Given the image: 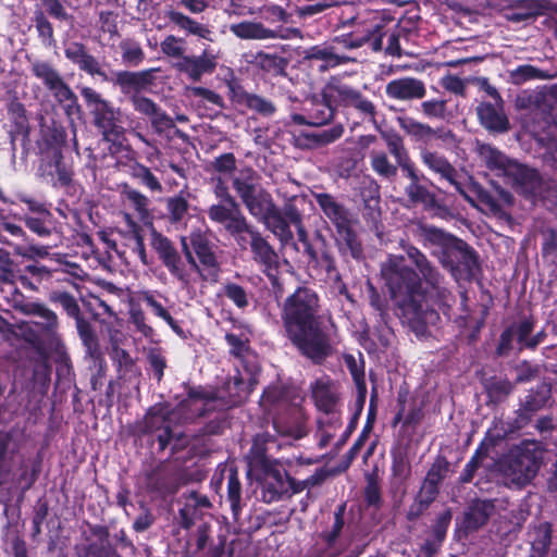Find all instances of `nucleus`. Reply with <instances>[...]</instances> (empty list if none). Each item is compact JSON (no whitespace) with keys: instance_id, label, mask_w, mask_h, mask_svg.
I'll return each instance as SVG.
<instances>
[{"instance_id":"1","label":"nucleus","mask_w":557,"mask_h":557,"mask_svg":"<svg viewBox=\"0 0 557 557\" xmlns=\"http://www.w3.org/2000/svg\"><path fill=\"white\" fill-rule=\"evenodd\" d=\"M400 248L416 269L404 263V256L391 255L382 264L381 275L401 323L418 339H425L431 336L429 326L441 320L429 301V289L442 305L449 306L453 295L445 286V276L422 250L404 240Z\"/></svg>"},{"instance_id":"2","label":"nucleus","mask_w":557,"mask_h":557,"mask_svg":"<svg viewBox=\"0 0 557 557\" xmlns=\"http://www.w3.org/2000/svg\"><path fill=\"white\" fill-rule=\"evenodd\" d=\"M318 293L298 286L281 307V320L288 341L298 352L313 364H322L332 354L331 336L320 314Z\"/></svg>"},{"instance_id":"3","label":"nucleus","mask_w":557,"mask_h":557,"mask_svg":"<svg viewBox=\"0 0 557 557\" xmlns=\"http://www.w3.org/2000/svg\"><path fill=\"white\" fill-rule=\"evenodd\" d=\"M413 236L438 259L443 268L451 272L462 271L473 275L480 269L478 251L466 240L444 228L419 221L416 223Z\"/></svg>"},{"instance_id":"4","label":"nucleus","mask_w":557,"mask_h":557,"mask_svg":"<svg viewBox=\"0 0 557 557\" xmlns=\"http://www.w3.org/2000/svg\"><path fill=\"white\" fill-rule=\"evenodd\" d=\"M64 54L79 71L91 77H99L101 82L111 83L119 87L124 96L140 95L147 90L154 81L156 69L143 71H115L111 75L107 73L103 64L89 52V49L82 42L72 41L65 49Z\"/></svg>"},{"instance_id":"5","label":"nucleus","mask_w":557,"mask_h":557,"mask_svg":"<svg viewBox=\"0 0 557 557\" xmlns=\"http://www.w3.org/2000/svg\"><path fill=\"white\" fill-rule=\"evenodd\" d=\"M312 197L334 226V242L339 253L360 260L363 257V246L356 231L357 216L332 194L312 191Z\"/></svg>"},{"instance_id":"6","label":"nucleus","mask_w":557,"mask_h":557,"mask_svg":"<svg viewBox=\"0 0 557 557\" xmlns=\"http://www.w3.org/2000/svg\"><path fill=\"white\" fill-rule=\"evenodd\" d=\"M28 315L30 320L21 321L16 327L25 342L30 344L40 355L57 350L61 344L58 330L59 320L54 311L40 304L37 312Z\"/></svg>"},{"instance_id":"7","label":"nucleus","mask_w":557,"mask_h":557,"mask_svg":"<svg viewBox=\"0 0 557 557\" xmlns=\"http://www.w3.org/2000/svg\"><path fill=\"white\" fill-rule=\"evenodd\" d=\"M544 451L535 442L522 443L511 449L500 463L508 483L518 487L529 484L537 474Z\"/></svg>"},{"instance_id":"8","label":"nucleus","mask_w":557,"mask_h":557,"mask_svg":"<svg viewBox=\"0 0 557 557\" xmlns=\"http://www.w3.org/2000/svg\"><path fill=\"white\" fill-rule=\"evenodd\" d=\"M89 113L92 116L94 126L101 133L106 140H116L124 135L123 115L120 108L102 97L100 92L89 86L79 88Z\"/></svg>"},{"instance_id":"9","label":"nucleus","mask_w":557,"mask_h":557,"mask_svg":"<svg viewBox=\"0 0 557 557\" xmlns=\"http://www.w3.org/2000/svg\"><path fill=\"white\" fill-rule=\"evenodd\" d=\"M505 176L517 194L532 202L548 199L555 193L550 188V183L545 181L536 169L517 161L509 165Z\"/></svg>"},{"instance_id":"10","label":"nucleus","mask_w":557,"mask_h":557,"mask_svg":"<svg viewBox=\"0 0 557 557\" xmlns=\"http://www.w3.org/2000/svg\"><path fill=\"white\" fill-rule=\"evenodd\" d=\"M325 97L338 108L352 109L364 122H376V107L359 89L342 82H330L326 84Z\"/></svg>"},{"instance_id":"11","label":"nucleus","mask_w":557,"mask_h":557,"mask_svg":"<svg viewBox=\"0 0 557 557\" xmlns=\"http://www.w3.org/2000/svg\"><path fill=\"white\" fill-rule=\"evenodd\" d=\"M207 213L210 221L221 225L228 235L248 233L253 227L237 201L227 205H212Z\"/></svg>"},{"instance_id":"12","label":"nucleus","mask_w":557,"mask_h":557,"mask_svg":"<svg viewBox=\"0 0 557 557\" xmlns=\"http://www.w3.org/2000/svg\"><path fill=\"white\" fill-rule=\"evenodd\" d=\"M190 246L205 270L206 278L216 282L221 272L219 247L201 231L190 233Z\"/></svg>"},{"instance_id":"13","label":"nucleus","mask_w":557,"mask_h":557,"mask_svg":"<svg viewBox=\"0 0 557 557\" xmlns=\"http://www.w3.org/2000/svg\"><path fill=\"white\" fill-rule=\"evenodd\" d=\"M230 30L242 40L288 39L292 37V34H299V30L296 28L283 26L269 28L263 23L256 21H243L231 24Z\"/></svg>"},{"instance_id":"14","label":"nucleus","mask_w":557,"mask_h":557,"mask_svg":"<svg viewBox=\"0 0 557 557\" xmlns=\"http://www.w3.org/2000/svg\"><path fill=\"white\" fill-rule=\"evenodd\" d=\"M420 160L422 164L425 168H428L432 173L438 175L441 180H445L450 185H453L456 191L460 196H462L463 199L473 203L472 199L465 190L462 184L457 180L459 176L458 171L445 156L441 154L437 151H432L430 149L423 148L420 151Z\"/></svg>"},{"instance_id":"15","label":"nucleus","mask_w":557,"mask_h":557,"mask_svg":"<svg viewBox=\"0 0 557 557\" xmlns=\"http://www.w3.org/2000/svg\"><path fill=\"white\" fill-rule=\"evenodd\" d=\"M403 174L409 180L405 187V194L411 203L422 205L425 210L444 209L438 203L436 195L422 184L425 176L420 173L416 164L404 170Z\"/></svg>"},{"instance_id":"16","label":"nucleus","mask_w":557,"mask_h":557,"mask_svg":"<svg viewBox=\"0 0 557 557\" xmlns=\"http://www.w3.org/2000/svg\"><path fill=\"white\" fill-rule=\"evenodd\" d=\"M263 497L268 503L277 500L293 484L284 467L276 460H262Z\"/></svg>"},{"instance_id":"17","label":"nucleus","mask_w":557,"mask_h":557,"mask_svg":"<svg viewBox=\"0 0 557 557\" xmlns=\"http://www.w3.org/2000/svg\"><path fill=\"white\" fill-rule=\"evenodd\" d=\"M385 95L388 99L401 102L422 100L426 96V85L418 77L403 76L386 84Z\"/></svg>"},{"instance_id":"18","label":"nucleus","mask_w":557,"mask_h":557,"mask_svg":"<svg viewBox=\"0 0 557 557\" xmlns=\"http://www.w3.org/2000/svg\"><path fill=\"white\" fill-rule=\"evenodd\" d=\"M5 108L10 121V131L8 132L10 145L15 150L18 138L22 137L24 141L29 139V119L24 103L20 101L15 91L7 102Z\"/></svg>"},{"instance_id":"19","label":"nucleus","mask_w":557,"mask_h":557,"mask_svg":"<svg viewBox=\"0 0 557 557\" xmlns=\"http://www.w3.org/2000/svg\"><path fill=\"white\" fill-rule=\"evenodd\" d=\"M39 171L42 176L50 177L53 186L67 187L73 181V170L64 161L61 149H53L42 159Z\"/></svg>"},{"instance_id":"20","label":"nucleus","mask_w":557,"mask_h":557,"mask_svg":"<svg viewBox=\"0 0 557 557\" xmlns=\"http://www.w3.org/2000/svg\"><path fill=\"white\" fill-rule=\"evenodd\" d=\"M232 100L261 117H272L277 108L275 103L259 94L247 91L243 86H231Z\"/></svg>"},{"instance_id":"21","label":"nucleus","mask_w":557,"mask_h":557,"mask_svg":"<svg viewBox=\"0 0 557 557\" xmlns=\"http://www.w3.org/2000/svg\"><path fill=\"white\" fill-rule=\"evenodd\" d=\"M480 124L490 133H507L511 125L504 110V102L491 103L483 101L476 107Z\"/></svg>"},{"instance_id":"22","label":"nucleus","mask_w":557,"mask_h":557,"mask_svg":"<svg viewBox=\"0 0 557 557\" xmlns=\"http://www.w3.org/2000/svg\"><path fill=\"white\" fill-rule=\"evenodd\" d=\"M216 66V55L209 49H205L199 55H185L176 64L177 70L194 82H199L206 74H212Z\"/></svg>"},{"instance_id":"23","label":"nucleus","mask_w":557,"mask_h":557,"mask_svg":"<svg viewBox=\"0 0 557 557\" xmlns=\"http://www.w3.org/2000/svg\"><path fill=\"white\" fill-rule=\"evenodd\" d=\"M76 322V329L77 333L79 335V338L82 339V343L86 349V355L89 356L92 360V363L95 367H98V373L92 374L90 379V383H98V379H101L102 374V364L104 362L102 358V352L99 346L98 337L95 332V329L92 327L91 323L83 318H78V320H75Z\"/></svg>"},{"instance_id":"24","label":"nucleus","mask_w":557,"mask_h":557,"mask_svg":"<svg viewBox=\"0 0 557 557\" xmlns=\"http://www.w3.org/2000/svg\"><path fill=\"white\" fill-rule=\"evenodd\" d=\"M164 17L173 27L185 33L186 36H196L201 39L212 40V30L206 24H202L185 13L170 7L164 12Z\"/></svg>"},{"instance_id":"25","label":"nucleus","mask_w":557,"mask_h":557,"mask_svg":"<svg viewBox=\"0 0 557 557\" xmlns=\"http://www.w3.org/2000/svg\"><path fill=\"white\" fill-rule=\"evenodd\" d=\"M264 225L278 238L282 245H287L294 239L290 230L289 218L286 215V203L283 209L276 205L260 219Z\"/></svg>"},{"instance_id":"26","label":"nucleus","mask_w":557,"mask_h":557,"mask_svg":"<svg viewBox=\"0 0 557 557\" xmlns=\"http://www.w3.org/2000/svg\"><path fill=\"white\" fill-rule=\"evenodd\" d=\"M168 414L169 411L166 409L154 407L145 418V432L158 433L157 437L161 449H164L174 436L170 428Z\"/></svg>"},{"instance_id":"27","label":"nucleus","mask_w":557,"mask_h":557,"mask_svg":"<svg viewBox=\"0 0 557 557\" xmlns=\"http://www.w3.org/2000/svg\"><path fill=\"white\" fill-rule=\"evenodd\" d=\"M250 237V249L253 260L263 265L265 270H273L277 267V253L261 233L253 226L248 232Z\"/></svg>"},{"instance_id":"28","label":"nucleus","mask_w":557,"mask_h":557,"mask_svg":"<svg viewBox=\"0 0 557 557\" xmlns=\"http://www.w3.org/2000/svg\"><path fill=\"white\" fill-rule=\"evenodd\" d=\"M306 59L313 61H321L319 65L320 71L336 67L342 64H347L351 59L345 54H339L334 45H315L307 50Z\"/></svg>"},{"instance_id":"29","label":"nucleus","mask_w":557,"mask_h":557,"mask_svg":"<svg viewBox=\"0 0 557 557\" xmlns=\"http://www.w3.org/2000/svg\"><path fill=\"white\" fill-rule=\"evenodd\" d=\"M494 505L488 500L474 502L463 515L460 528L470 533L482 528L491 517Z\"/></svg>"},{"instance_id":"30","label":"nucleus","mask_w":557,"mask_h":557,"mask_svg":"<svg viewBox=\"0 0 557 557\" xmlns=\"http://www.w3.org/2000/svg\"><path fill=\"white\" fill-rule=\"evenodd\" d=\"M18 220L39 238H50L53 234H58V222L51 211L36 215H20Z\"/></svg>"},{"instance_id":"31","label":"nucleus","mask_w":557,"mask_h":557,"mask_svg":"<svg viewBox=\"0 0 557 557\" xmlns=\"http://www.w3.org/2000/svg\"><path fill=\"white\" fill-rule=\"evenodd\" d=\"M251 64L263 74L277 77L286 74L288 60L276 53L259 51L253 55Z\"/></svg>"},{"instance_id":"32","label":"nucleus","mask_w":557,"mask_h":557,"mask_svg":"<svg viewBox=\"0 0 557 557\" xmlns=\"http://www.w3.org/2000/svg\"><path fill=\"white\" fill-rule=\"evenodd\" d=\"M325 91L326 85L321 90V99L313 98L307 109L312 126H322L330 123L338 109L337 104L326 99Z\"/></svg>"},{"instance_id":"33","label":"nucleus","mask_w":557,"mask_h":557,"mask_svg":"<svg viewBox=\"0 0 557 557\" xmlns=\"http://www.w3.org/2000/svg\"><path fill=\"white\" fill-rule=\"evenodd\" d=\"M311 245L317 252V261H309L314 267L323 269L329 275L336 272V261L331 251L326 237L317 230L311 238Z\"/></svg>"},{"instance_id":"34","label":"nucleus","mask_w":557,"mask_h":557,"mask_svg":"<svg viewBox=\"0 0 557 557\" xmlns=\"http://www.w3.org/2000/svg\"><path fill=\"white\" fill-rule=\"evenodd\" d=\"M399 127L417 141L428 143L434 138H441L443 128H433L426 123L419 122L412 117L404 116L397 119Z\"/></svg>"},{"instance_id":"35","label":"nucleus","mask_w":557,"mask_h":557,"mask_svg":"<svg viewBox=\"0 0 557 557\" xmlns=\"http://www.w3.org/2000/svg\"><path fill=\"white\" fill-rule=\"evenodd\" d=\"M260 176L256 170L248 166L242 169L239 174L232 180V186L240 198L242 202L250 195L255 194L262 185L259 183Z\"/></svg>"},{"instance_id":"36","label":"nucleus","mask_w":557,"mask_h":557,"mask_svg":"<svg viewBox=\"0 0 557 557\" xmlns=\"http://www.w3.org/2000/svg\"><path fill=\"white\" fill-rule=\"evenodd\" d=\"M286 215L289 218V222H292L297 230L298 242L302 245L304 252L308 257V260L317 261V252L312 248L311 238L304 226L302 214L295 203H286Z\"/></svg>"},{"instance_id":"37","label":"nucleus","mask_w":557,"mask_h":557,"mask_svg":"<svg viewBox=\"0 0 557 557\" xmlns=\"http://www.w3.org/2000/svg\"><path fill=\"white\" fill-rule=\"evenodd\" d=\"M381 135L388 152L395 158L401 171L414 164L405 147L404 138L397 132H383Z\"/></svg>"},{"instance_id":"38","label":"nucleus","mask_w":557,"mask_h":557,"mask_svg":"<svg viewBox=\"0 0 557 557\" xmlns=\"http://www.w3.org/2000/svg\"><path fill=\"white\" fill-rule=\"evenodd\" d=\"M385 35V26L376 24L372 28H368L362 36L351 35L348 40L344 39L342 42L347 48H359L368 44L373 51H380L383 47V37Z\"/></svg>"},{"instance_id":"39","label":"nucleus","mask_w":557,"mask_h":557,"mask_svg":"<svg viewBox=\"0 0 557 557\" xmlns=\"http://www.w3.org/2000/svg\"><path fill=\"white\" fill-rule=\"evenodd\" d=\"M51 270L38 261L28 263L24 267L23 274L20 275L21 284L25 288L37 290L38 284L51 282Z\"/></svg>"},{"instance_id":"40","label":"nucleus","mask_w":557,"mask_h":557,"mask_svg":"<svg viewBox=\"0 0 557 557\" xmlns=\"http://www.w3.org/2000/svg\"><path fill=\"white\" fill-rule=\"evenodd\" d=\"M243 205L252 216L260 220L275 206V202L272 195L261 186L255 194L244 200Z\"/></svg>"},{"instance_id":"41","label":"nucleus","mask_w":557,"mask_h":557,"mask_svg":"<svg viewBox=\"0 0 557 557\" xmlns=\"http://www.w3.org/2000/svg\"><path fill=\"white\" fill-rule=\"evenodd\" d=\"M114 360L117 367L119 380L124 383L132 382L140 377L141 373L135 359L124 348H114Z\"/></svg>"},{"instance_id":"42","label":"nucleus","mask_w":557,"mask_h":557,"mask_svg":"<svg viewBox=\"0 0 557 557\" xmlns=\"http://www.w3.org/2000/svg\"><path fill=\"white\" fill-rule=\"evenodd\" d=\"M479 154L490 170H502L505 175L508 173L509 165L516 162L490 144L480 145Z\"/></svg>"},{"instance_id":"43","label":"nucleus","mask_w":557,"mask_h":557,"mask_svg":"<svg viewBox=\"0 0 557 557\" xmlns=\"http://www.w3.org/2000/svg\"><path fill=\"white\" fill-rule=\"evenodd\" d=\"M30 72L36 78L41 81L49 91L63 81L59 71L47 61H35L32 63Z\"/></svg>"},{"instance_id":"44","label":"nucleus","mask_w":557,"mask_h":557,"mask_svg":"<svg viewBox=\"0 0 557 557\" xmlns=\"http://www.w3.org/2000/svg\"><path fill=\"white\" fill-rule=\"evenodd\" d=\"M50 92L67 115L81 113L78 98L64 79Z\"/></svg>"},{"instance_id":"45","label":"nucleus","mask_w":557,"mask_h":557,"mask_svg":"<svg viewBox=\"0 0 557 557\" xmlns=\"http://www.w3.org/2000/svg\"><path fill=\"white\" fill-rule=\"evenodd\" d=\"M119 48L121 50L122 62L127 66H139L146 59V53L140 42L133 38L121 40Z\"/></svg>"},{"instance_id":"46","label":"nucleus","mask_w":557,"mask_h":557,"mask_svg":"<svg viewBox=\"0 0 557 557\" xmlns=\"http://www.w3.org/2000/svg\"><path fill=\"white\" fill-rule=\"evenodd\" d=\"M370 164L373 172L384 180L393 181L397 176L399 165L392 163L384 151H372Z\"/></svg>"},{"instance_id":"47","label":"nucleus","mask_w":557,"mask_h":557,"mask_svg":"<svg viewBox=\"0 0 557 557\" xmlns=\"http://www.w3.org/2000/svg\"><path fill=\"white\" fill-rule=\"evenodd\" d=\"M448 100L444 97L422 99L417 111L428 120H445L448 114Z\"/></svg>"},{"instance_id":"48","label":"nucleus","mask_w":557,"mask_h":557,"mask_svg":"<svg viewBox=\"0 0 557 557\" xmlns=\"http://www.w3.org/2000/svg\"><path fill=\"white\" fill-rule=\"evenodd\" d=\"M49 301L59 306L72 319L78 320L82 317L77 299L67 292L51 290L48 297Z\"/></svg>"},{"instance_id":"49","label":"nucleus","mask_w":557,"mask_h":557,"mask_svg":"<svg viewBox=\"0 0 557 557\" xmlns=\"http://www.w3.org/2000/svg\"><path fill=\"white\" fill-rule=\"evenodd\" d=\"M549 77L544 71L531 64H521L509 71V78L513 85H522L529 81L547 79Z\"/></svg>"},{"instance_id":"50","label":"nucleus","mask_w":557,"mask_h":557,"mask_svg":"<svg viewBox=\"0 0 557 557\" xmlns=\"http://www.w3.org/2000/svg\"><path fill=\"white\" fill-rule=\"evenodd\" d=\"M150 245L161 263H164L178 251L169 237L156 230L151 232Z\"/></svg>"},{"instance_id":"51","label":"nucleus","mask_w":557,"mask_h":557,"mask_svg":"<svg viewBox=\"0 0 557 557\" xmlns=\"http://www.w3.org/2000/svg\"><path fill=\"white\" fill-rule=\"evenodd\" d=\"M206 171L212 175H232L236 171L235 154L233 152H225L215 157L207 164Z\"/></svg>"},{"instance_id":"52","label":"nucleus","mask_w":557,"mask_h":557,"mask_svg":"<svg viewBox=\"0 0 557 557\" xmlns=\"http://www.w3.org/2000/svg\"><path fill=\"white\" fill-rule=\"evenodd\" d=\"M532 549L539 557H545L552 541V528L548 523H541L531 533Z\"/></svg>"},{"instance_id":"53","label":"nucleus","mask_w":557,"mask_h":557,"mask_svg":"<svg viewBox=\"0 0 557 557\" xmlns=\"http://www.w3.org/2000/svg\"><path fill=\"white\" fill-rule=\"evenodd\" d=\"M92 533L100 540V544H90L87 548L89 557H120L108 543V531L102 527H97Z\"/></svg>"},{"instance_id":"54","label":"nucleus","mask_w":557,"mask_h":557,"mask_svg":"<svg viewBox=\"0 0 557 557\" xmlns=\"http://www.w3.org/2000/svg\"><path fill=\"white\" fill-rule=\"evenodd\" d=\"M342 367L351 375L354 383H366L364 381V360L361 352L344 354L342 357Z\"/></svg>"},{"instance_id":"55","label":"nucleus","mask_w":557,"mask_h":557,"mask_svg":"<svg viewBox=\"0 0 557 557\" xmlns=\"http://www.w3.org/2000/svg\"><path fill=\"white\" fill-rule=\"evenodd\" d=\"M11 289V296L8 298L10 305L21 313L28 315L32 312H37L41 302L28 300L14 285L8 284Z\"/></svg>"},{"instance_id":"56","label":"nucleus","mask_w":557,"mask_h":557,"mask_svg":"<svg viewBox=\"0 0 557 557\" xmlns=\"http://www.w3.org/2000/svg\"><path fill=\"white\" fill-rule=\"evenodd\" d=\"M38 37L46 47L55 45L53 26L42 11H36L34 16Z\"/></svg>"},{"instance_id":"57","label":"nucleus","mask_w":557,"mask_h":557,"mask_svg":"<svg viewBox=\"0 0 557 557\" xmlns=\"http://www.w3.org/2000/svg\"><path fill=\"white\" fill-rule=\"evenodd\" d=\"M53 245H37L33 243H27L24 245H18L15 247L16 255L21 256L22 258L35 262L38 261V259H44L49 256L50 249L54 247Z\"/></svg>"},{"instance_id":"58","label":"nucleus","mask_w":557,"mask_h":557,"mask_svg":"<svg viewBox=\"0 0 557 557\" xmlns=\"http://www.w3.org/2000/svg\"><path fill=\"white\" fill-rule=\"evenodd\" d=\"M162 264L169 271L172 277H174L184 285L189 284V273L186 270L185 262L180 251H177L175 255H173V257L169 258V260H166Z\"/></svg>"},{"instance_id":"59","label":"nucleus","mask_w":557,"mask_h":557,"mask_svg":"<svg viewBox=\"0 0 557 557\" xmlns=\"http://www.w3.org/2000/svg\"><path fill=\"white\" fill-rule=\"evenodd\" d=\"M223 295L231 300L238 309H246L249 306V295L242 285L228 282L223 285Z\"/></svg>"},{"instance_id":"60","label":"nucleus","mask_w":557,"mask_h":557,"mask_svg":"<svg viewBox=\"0 0 557 557\" xmlns=\"http://www.w3.org/2000/svg\"><path fill=\"white\" fill-rule=\"evenodd\" d=\"M132 175L134 178L138 180L144 186L149 188L151 191L162 190V185L159 182L158 177L146 165L141 163H135L132 166Z\"/></svg>"},{"instance_id":"61","label":"nucleus","mask_w":557,"mask_h":557,"mask_svg":"<svg viewBox=\"0 0 557 557\" xmlns=\"http://www.w3.org/2000/svg\"><path fill=\"white\" fill-rule=\"evenodd\" d=\"M188 208L189 203L187 199L182 195L170 197L166 200V209L170 215V220L173 223L181 222L187 214Z\"/></svg>"},{"instance_id":"62","label":"nucleus","mask_w":557,"mask_h":557,"mask_svg":"<svg viewBox=\"0 0 557 557\" xmlns=\"http://www.w3.org/2000/svg\"><path fill=\"white\" fill-rule=\"evenodd\" d=\"M474 193L478 201L491 213L494 215H502L504 213L502 203L491 191L486 190L480 185H475Z\"/></svg>"},{"instance_id":"63","label":"nucleus","mask_w":557,"mask_h":557,"mask_svg":"<svg viewBox=\"0 0 557 557\" xmlns=\"http://www.w3.org/2000/svg\"><path fill=\"white\" fill-rule=\"evenodd\" d=\"M516 383L530 382L540 379L542 367L527 360L521 361L515 368Z\"/></svg>"},{"instance_id":"64","label":"nucleus","mask_w":557,"mask_h":557,"mask_svg":"<svg viewBox=\"0 0 557 557\" xmlns=\"http://www.w3.org/2000/svg\"><path fill=\"white\" fill-rule=\"evenodd\" d=\"M344 134L342 124H334L330 128L312 133L307 137L317 145H329L339 139Z\"/></svg>"}]
</instances>
